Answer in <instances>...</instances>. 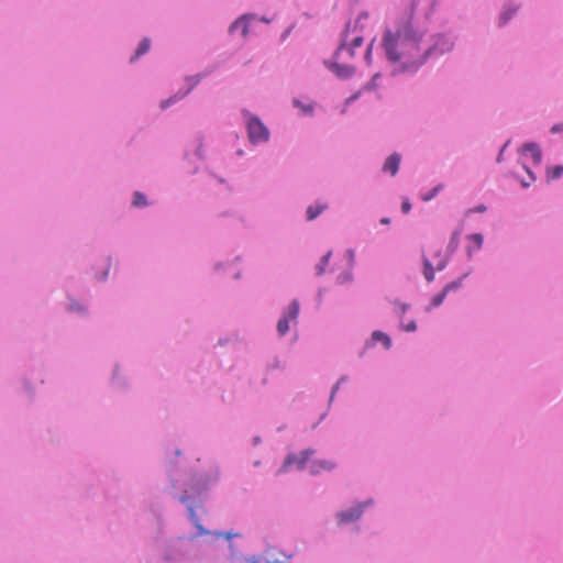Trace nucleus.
Masks as SVG:
<instances>
[{
    "mask_svg": "<svg viewBox=\"0 0 563 563\" xmlns=\"http://www.w3.org/2000/svg\"><path fill=\"white\" fill-rule=\"evenodd\" d=\"M420 38L410 26L397 32H386L384 36V47L388 59L401 63L406 68H416L422 65L428 54L431 53L430 48L421 49Z\"/></svg>",
    "mask_w": 563,
    "mask_h": 563,
    "instance_id": "nucleus-1",
    "label": "nucleus"
},
{
    "mask_svg": "<svg viewBox=\"0 0 563 563\" xmlns=\"http://www.w3.org/2000/svg\"><path fill=\"white\" fill-rule=\"evenodd\" d=\"M347 36L336 49L333 60L325 63L327 67L340 79L350 78L354 74V67L346 63V57L352 58V48H345Z\"/></svg>",
    "mask_w": 563,
    "mask_h": 563,
    "instance_id": "nucleus-2",
    "label": "nucleus"
},
{
    "mask_svg": "<svg viewBox=\"0 0 563 563\" xmlns=\"http://www.w3.org/2000/svg\"><path fill=\"white\" fill-rule=\"evenodd\" d=\"M242 113L245 120L250 141L254 144L266 142L269 137V132L265 124L257 117L251 114L246 110H243Z\"/></svg>",
    "mask_w": 563,
    "mask_h": 563,
    "instance_id": "nucleus-3",
    "label": "nucleus"
},
{
    "mask_svg": "<svg viewBox=\"0 0 563 563\" xmlns=\"http://www.w3.org/2000/svg\"><path fill=\"white\" fill-rule=\"evenodd\" d=\"M423 275L428 283L434 280L435 272L444 269L448 263V256L440 250L434 251L432 258L423 255Z\"/></svg>",
    "mask_w": 563,
    "mask_h": 563,
    "instance_id": "nucleus-4",
    "label": "nucleus"
},
{
    "mask_svg": "<svg viewBox=\"0 0 563 563\" xmlns=\"http://www.w3.org/2000/svg\"><path fill=\"white\" fill-rule=\"evenodd\" d=\"M312 449H306L300 452L299 455L290 453L286 456L282 467L278 470V474L286 473L295 466L297 470H302L308 460L313 455Z\"/></svg>",
    "mask_w": 563,
    "mask_h": 563,
    "instance_id": "nucleus-5",
    "label": "nucleus"
},
{
    "mask_svg": "<svg viewBox=\"0 0 563 563\" xmlns=\"http://www.w3.org/2000/svg\"><path fill=\"white\" fill-rule=\"evenodd\" d=\"M299 314V303L297 300L290 302L287 311L283 314L277 323V331L280 335L286 334L289 331L290 321L296 322Z\"/></svg>",
    "mask_w": 563,
    "mask_h": 563,
    "instance_id": "nucleus-6",
    "label": "nucleus"
},
{
    "mask_svg": "<svg viewBox=\"0 0 563 563\" xmlns=\"http://www.w3.org/2000/svg\"><path fill=\"white\" fill-rule=\"evenodd\" d=\"M347 35V42L345 45V48H352V57L354 56V49L362 46L363 44V35L362 32L358 30L357 22H354L353 24L347 23L345 32L343 34L342 43L344 42L345 37Z\"/></svg>",
    "mask_w": 563,
    "mask_h": 563,
    "instance_id": "nucleus-7",
    "label": "nucleus"
},
{
    "mask_svg": "<svg viewBox=\"0 0 563 563\" xmlns=\"http://www.w3.org/2000/svg\"><path fill=\"white\" fill-rule=\"evenodd\" d=\"M362 514H363V505L360 504L350 510L341 511L338 515V519H339L340 523H347V522L357 520L362 516Z\"/></svg>",
    "mask_w": 563,
    "mask_h": 563,
    "instance_id": "nucleus-8",
    "label": "nucleus"
},
{
    "mask_svg": "<svg viewBox=\"0 0 563 563\" xmlns=\"http://www.w3.org/2000/svg\"><path fill=\"white\" fill-rule=\"evenodd\" d=\"M400 164V155L399 154H391L385 162L383 169L384 172L390 173L391 176H395L399 169Z\"/></svg>",
    "mask_w": 563,
    "mask_h": 563,
    "instance_id": "nucleus-9",
    "label": "nucleus"
},
{
    "mask_svg": "<svg viewBox=\"0 0 563 563\" xmlns=\"http://www.w3.org/2000/svg\"><path fill=\"white\" fill-rule=\"evenodd\" d=\"M523 153H529L536 164L541 163L542 153L540 147L536 143H527L521 150Z\"/></svg>",
    "mask_w": 563,
    "mask_h": 563,
    "instance_id": "nucleus-10",
    "label": "nucleus"
},
{
    "mask_svg": "<svg viewBox=\"0 0 563 563\" xmlns=\"http://www.w3.org/2000/svg\"><path fill=\"white\" fill-rule=\"evenodd\" d=\"M334 466H335V464L332 461L319 460V461L312 462V464L310 466V472L312 474H317V473H320L321 471H331L334 468Z\"/></svg>",
    "mask_w": 563,
    "mask_h": 563,
    "instance_id": "nucleus-11",
    "label": "nucleus"
},
{
    "mask_svg": "<svg viewBox=\"0 0 563 563\" xmlns=\"http://www.w3.org/2000/svg\"><path fill=\"white\" fill-rule=\"evenodd\" d=\"M241 29V33L243 36H246L249 33V22L245 16H242L238 19L234 23L230 26V32H234L235 30Z\"/></svg>",
    "mask_w": 563,
    "mask_h": 563,
    "instance_id": "nucleus-12",
    "label": "nucleus"
},
{
    "mask_svg": "<svg viewBox=\"0 0 563 563\" xmlns=\"http://www.w3.org/2000/svg\"><path fill=\"white\" fill-rule=\"evenodd\" d=\"M372 340L374 342H382L386 349H389L391 344L390 338L382 331H374L372 334Z\"/></svg>",
    "mask_w": 563,
    "mask_h": 563,
    "instance_id": "nucleus-13",
    "label": "nucleus"
},
{
    "mask_svg": "<svg viewBox=\"0 0 563 563\" xmlns=\"http://www.w3.org/2000/svg\"><path fill=\"white\" fill-rule=\"evenodd\" d=\"M150 46H151L150 38H143L141 41V43L139 44V47L135 52V55L132 57V60H134V59L139 58L140 56L144 55L145 53H147L150 49Z\"/></svg>",
    "mask_w": 563,
    "mask_h": 563,
    "instance_id": "nucleus-14",
    "label": "nucleus"
},
{
    "mask_svg": "<svg viewBox=\"0 0 563 563\" xmlns=\"http://www.w3.org/2000/svg\"><path fill=\"white\" fill-rule=\"evenodd\" d=\"M563 175V166L556 165L553 167H549L547 172V176L549 179H558Z\"/></svg>",
    "mask_w": 563,
    "mask_h": 563,
    "instance_id": "nucleus-15",
    "label": "nucleus"
},
{
    "mask_svg": "<svg viewBox=\"0 0 563 563\" xmlns=\"http://www.w3.org/2000/svg\"><path fill=\"white\" fill-rule=\"evenodd\" d=\"M133 206L135 208L147 207V201H146L145 196L143 194H141V192H135L134 194V198H133Z\"/></svg>",
    "mask_w": 563,
    "mask_h": 563,
    "instance_id": "nucleus-16",
    "label": "nucleus"
},
{
    "mask_svg": "<svg viewBox=\"0 0 563 563\" xmlns=\"http://www.w3.org/2000/svg\"><path fill=\"white\" fill-rule=\"evenodd\" d=\"M463 278L464 277H460L459 279L454 280V282H451L449 283L444 288L443 290L449 294L451 291H454V290H457L462 284H463Z\"/></svg>",
    "mask_w": 563,
    "mask_h": 563,
    "instance_id": "nucleus-17",
    "label": "nucleus"
},
{
    "mask_svg": "<svg viewBox=\"0 0 563 563\" xmlns=\"http://www.w3.org/2000/svg\"><path fill=\"white\" fill-rule=\"evenodd\" d=\"M446 295L448 294L442 289V291L440 294H438L437 296H434L432 298L431 307H439L440 305H442V302L445 299Z\"/></svg>",
    "mask_w": 563,
    "mask_h": 563,
    "instance_id": "nucleus-18",
    "label": "nucleus"
},
{
    "mask_svg": "<svg viewBox=\"0 0 563 563\" xmlns=\"http://www.w3.org/2000/svg\"><path fill=\"white\" fill-rule=\"evenodd\" d=\"M468 240L475 244L476 249H481L483 244V236L478 233L468 236Z\"/></svg>",
    "mask_w": 563,
    "mask_h": 563,
    "instance_id": "nucleus-19",
    "label": "nucleus"
},
{
    "mask_svg": "<svg viewBox=\"0 0 563 563\" xmlns=\"http://www.w3.org/2000/svg\"><path fill=\"white\" fill-rule=\"evenodd\" d=\"M515 13H516V10H509V11L504 12L500 16L501 23H506Z\"/></svg>",
    "mask_w": 563,
    "mask_h": 563,
    "instance_id": "nucleus-20",
    "label": "nucleus"
},
{
    "mask_svg": "<svg viewBox=\"0 0 563 563\" xmlns=\"http://www.w3.org/2000/svg\"><path fill=\"white\" fill-rule=\"evenodd\" d=\"M379 78V74H375L373 76V78L371 79V81L366 85V89L371 90V89H375L376 86H377V79Z\"/></svg>",
    "mask_w": 563,
    "mask_h": 563,
    "instance_id": "nucleus-21",
    "label": "nucleus"
},
{
    "mask_svg": "<svg viewBox=\"0 0 563 563\" xmlns=\"http://www.w3.org/2000/svg\"><path fill=\"white\" fill-rule=\"evenodd\" d=\"M402 328L405 331H415L417 329V325H416L415 321H410L407 324H405Z\"/></svg>",
    "mask_w": 563,
    "mask_h": 563,
    "instance_id": "nucleus-22",
    "label": "nucleus"
},
{
    "mask_svg": "<svg viewBox=\"0 0 563 563\" xmlns=\"http://www.w3.org/2000/svg\"><path fill=\"white\" fill-rule=\"evenodd\" d=\"M552 133L563 132V123L555 124L551 128Z\"/></svg>",
    "mask_w": 563,
    "mask_h": 563,
    "instance_id": "nucleus-23",
    "label": "nucleus"
},
{
    "mask_svg": "<svg viewBox=\"0 0 563 563\" xmlns=\"http://www.w3.org/2000/svg\"><path fill=\"white\" fill-rule=\"evenodd\" d=\"M411 208V205L409 203V201L405 200L401 205V209L402 211H409Z\"/></svg>",
    "mask_w": 563,
    "mask_h": 563,
    "instance_id": "nucleus-24",
    "label": "nucleus"
},
{
    "mask_svg": "<svg viewBox=\"0 0 563 563\" xmlns=\"http://www.w3.org/2000/svg\"><path fill=\"white\" fill-rule=\"evenodd\" d=\"M324 267H325V264H322V262H320V264L317 265V271H318L319 275L323 274Z\"/></svg>",
    "mask_w": 563,
    "mask_h": 563,
    "instance_id": "nucleus-25",
    "label": "nucleus"
},
{
    "mask_svg": "<svg viewBox=\"0 0 563 563\" xmlns=\"http://www.w3.org/2000/svg\"><path fill=\"white\" fill-rule=\"evenodd\" d=\"M325 208H327V206H317L314 211H323V209H325ZM307 211L311 212V211H313V209L311 207H309Z\"/></svg>",
    "mask_w": 563,
    "mask_h": 563,
    "instance_id": "nucleus-26",
    "label": "nucleus"
},
{
    "mask_svg": "<svg viewBox=\"0 0 563 563\" xmlns=\"http://www.w3.org/2000/svg\"><path fill=\"white\" fill-rule=\"evenodd\" d=\"M330 256H331V252H328V253L322 257V260H321L322 264H325V265H327V264H328V262H329Z\"/></svg>",
    "mask_w": 563,
    "mask_h": 563,
    "instance_id": "nucleus-27",
    "label": "nucleus"
},
{
    "mask_svg": "<svg viewBox=\"0 0 563 563\" xmlns=\"http://www.w3.org/2000/svg\"><path fill=\"white\" fill-rule=\"evenodd\" d=\"M371 51H372V44L368 45L367 49H366V59L369 62V56H371Z\"/></svg>",
    "mask_w": 563,
    "mask_h": 563,
    "instance_id": "nucleus-28",
    "label": "nucleus"
},
{
    "mask_svg": "<svg viewBox=\"0 0 563 563\" xmlns=\"http://www.w3.org/2000/svg\"><path fill=\"white\" fill-rule=\"evenodd\" d=\"M527 173L529 174L530 180L533 181L536 179L533 174L529 169H527Z\"/></svg>",
    "mask_w": 563,
    "mask_h": 563,
    "instance_id": "nucleus-29",
    "label": "nucleus"
},
{
    "mask_svg": "<svg viewBox=\"0 0 563 563\" xmlns=\"http://www.w3.org/2000/svg\"><path fill=\"white\" fill-rule=\"evenodd\" d=\"M317 214H318V213H309V216H308V220H309V221L313 220V219L316 218V216H317Z\"/></svg>",
    "mask_w": 563,
    "mask_h": 563,
    "instance_id": "nucleus-30",
    "label": "nucleus"
},
{
    "mask_svg": "<svg viewBox=\"0 0 563 563\" xmlns=\"http://www.w3.org/2000/svg\"><path fill=\"white\" fill-rule=\"evenodd\" d=\"M485 210H486V208H485V207H483V206L477 207V208L475 209V211H478V212H482V211H485Z\"/></svg>",
    "mask_w": 563,
    "mask_h": 563,
    "instance_id": "nucleus-31",
    "label": "nucleus"
},
{
    "mask_svg": "<svg viewBox=\"0 0 563 563\" xmlns=\"http://www.w3.org/2000/svg\"><path fill=\"white\" fill-rule=\"evenodd\" d=\"M380 223H383V224H387V223H389V219H388V218H383V219L380 220Z\"/></svg>",
    "mask_w": 563,
    "mask_h": 563,
    "instance_id": "nucleus-32",
    "label": "nucleus"
},
{
    "mask_svg": "<svg viewBox=\"0 0 563 563\" xmlns=\"http://www.w3.org/2000/svg\"><path fill=\"white\" fill-rule=\"evenodd\" d=\"M170 100H166L162 102V108H166L169 104Z\"/></svg>",
    "mask_w": 563,
    "mask_h": 563,
    "instance_id": "nucleus-33",
    "label": "nucleus"
},
{
    "mask_svg": "<svg viewBox=\"0 0 563 563\" xmlns=\"http://www.w3.org/2000/svg\"><path fill=\"white\" fill-rule=\"evenodd\" d=\"M339 388V384H336L332 390V394H331V398L333 397L334 393L338 390Z\"/></svg>",
    "mask_w": 563,
    "mask_h": 563,
    "instance_id": "nucleus-34",
    "label": "nucleus"
},
{
    "mask_svg": "<svg viewBox=\"0 0 563 563\" xmlns=\"http://www.w3.org/2000/svg\"><path fill=\"white\" fill-rule=\"evenodd\" d=\"M521 184H522L523 187H528L530 185L529 181H525V180H522Z\"/></svg>",
    "mask_w": 563,
    "mask_h": 563,
    "instance_id": "nucleus-35",
    "label": "nucleus"
},
{
    "mask_svg": "<svg viewBox=\"0 0 563 563\" xmlns=\"http://www.w3.org/2000/svg\"><path fill=\"white\" fill-rule=\"evenodd\" d=\"M305 112H311V107L302 108Z\"/></svg>",
    "mask_w": 563,
    "mask_h": 563,
    "instance_id": "nucleus-36",
    "label": "nucleus"
},
{
    "mask_svg": "<svg viewBox=\"0 0 563 563\" xmlns=\"http://www.w3.org/2000/svg\"><path fill=\"white\" fill-rule=\"evenodd\" d=\"M224 537H225L228 540H230V539L233 537V534H231V533H225V534H224Z\"/></svg>",
    "mask_w": 563,
    "mask_h": 563,
    "instance_id": "nucleus-37",
    "label": "nucleus"
},
{
    "mask_svg": "<svg viewBox=\"0 0 563 563\" xmlns=\"http://www.w3.org/2000/svg\"><path fill=\"white\" fill-rule=\"evenodd\" d=\"M434 194L430 195V196H426L423 199L424 200H430L432 197H433Z\"/></svg>",
    "mask_w": 563,
    "mask_h": 563,
    "instance_id": "nucleus-38",
    "label": "nucleus"
}]
</instances>
